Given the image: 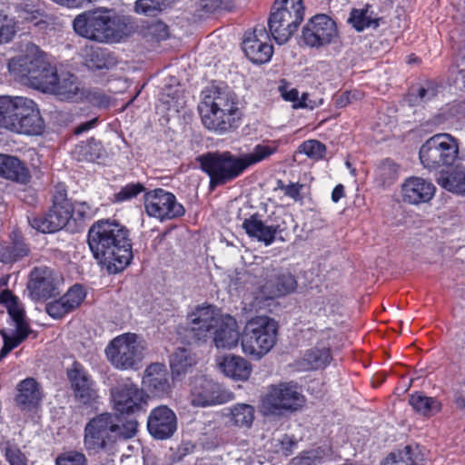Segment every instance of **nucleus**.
Listing matches in <instances>:
<instances>
[{"label": "nucleus", "instance_id": "9b49d317", "mask_svg": "<svg viewBox=\"0 0 465 465\" xmlns=\"http://www.w3.org/2000/svg\"><path fill=\"white\" fill-rule=\"evenodd\" d=\"M74 207L67 199L64 189L54 194L53 206L48 213L28 218L30 225L43 233H51L63 229L70 221Z\"/></svg>", "mask_w": 465, "mask_h": 465}, {"label": "nucleus", "instance_id": "338daca9", "mask_svg": "<svg viewBox=\"0 0 465 465\" xmlns=\"http://www.w3.org/2000/svg\"><path fill=\"white\" fill-rule=\"evenodd\" d=\"M322 104V99H318V100H309L308 102H304L302 104H297L295 106L297 107H301V108H309V109H314L316 107H318L319 105H321Z\"/></svg>", "mask_w": 465, "mask_h": 465}, {"label": "nucleus", "instance_id": "72a5a7b5", "mask_svg": "<svg viewBox=\"0 0 465 465\" xmlns=\"http://www.w3.org/2000/svg\"><path fill=\"white\" fill-rule=\"evenodd\" d=\"M197 358L191 350L187 348H178L172 354L170 366L173 375L180 376L187 373L196 364Z\"/></svg>", "mask_w": 465, "mask_h": 465}, {"label": "nucleus", "instance_id": "1a4fd4ad", "mask_svg": "<svg viewBox=\"0 0 465 465\" xmlns=\"http://www.w3.org/2000/svg\"><path fill=\"white\" fill-rule=\"evenodd\" d=\"M259 287L253 292V306L257 310L264 309L267 302L287 295L296 289L297 282L293 275L281 272L276 269H266Z\"/></svg>", "mask_w": 465, "mask_h": 465}, {"label": "nucleus", "instance_id": "a19ab883", "mask_svg": "<svg viewBox=\"0 0 465 465\" xmlns=\"http://www.w3.org/2000/svg\"><path fill=\"white\" fill-rule=\"evenodd\" d=\"M1 299L6 304L8 313L15 323V328L29 329L25 319L24 309L17 298L6 291L2 292Z\"/></svg>", "mask_w": 465, "mask_h": 465}, {"label": "nucleus", "instance_id": "a18cd8bd", "mask_svg": "<svg viewBox=\"0 0 465 465\" xmlns=\"http://www.w3.org/2000/svg\"><path fill=\"white\" fill-rule=\"evenodd\" d=\"M29 329L16 328L15 335H8L5 330H0L4 340V346L0 351V358L5 357L13 349L16 348L27 336Z\"/></svg>", "mask_w": 465, "mask_h": 465}, {"label": "nucleus", "instance_id": "7ed1b4c3", "mask_svg": "<svg viewBox=\"0 0 465 465\" xmlns=\"http://www.w3.org/2000/svg\"><path fill=\"white\" fill-rule=\"evenodd\" d=\"M198 110L203 124L207 129L219 133L233 128L241 114L235 94L217 87L203 92Z\"/></svg>", "mask_w": 465, "mask_h": 465}, {"label": "nucleus", "instance_id": "a878e982", "mask_svg": "<svg viewBox=\"0 0 465 465\" xmlns=\"http://www.w3.org/2000/svg\"><path fill=\"white\" fill-rule=\"evenodd\" d=\"M143 387L153 395L163 397L171 391L168 371L163 363L149 365L143 377Z\"/></svg>", "mask_w": 465, "mask_h": 465}, {"label": "nucleus", "instance_id": "8fccbe9b", "mask_svg": "<svg viewBox=\"0 0 465 465\" xmlns=\"http://www.w3.org/2000/svg\"><path fill=\"white\" fill-rule=\"evenodd\" d=\"M18 17L26 22H35L41 15V10L34 0H23L16 6Z\"/></svg>", "mask_w": 465, "mask_h": 465}, {"label": "nucleus", "instance_id": "aec40b11", "mask_svg": "<svg viewBox=\"0 0 465 465\" xmlns=\"http://www.w3.org/2000/svg\"><path fill=\"white\" fill-rule=\"evenodd\" d=\"M223 317L214 306L198 307L189 315L191 331L196 339L205 340Z\"/></svg>", "mask_w": 465, "mask_h": 465}, {"label": "nucleus", "instance_id": "a211bd4d", "mask_svg": "<svg viewBox=\"0 0 465 465\" xmlns=\"http://www.w3.org/2000/svg\"><path fill=\"white\" fill-rule=\"evenodd\" d=\"M232 400V394L223 390L219 384L205 378L193 382L190 401L195 407H208L223 404Z\"/></svg>", "mask_w": 465, "mask_h": 465}, {"label": "nucleus", "instance_id": "ddd939ff", "mask_svg": "<svg viewBox=\"0 0 465 465\" xmlns=\"http://www.w3.org/2000/svg\"><path fill=\"white\" fill-rule=\"evenodd\" d=\"M144 209L150 217L160 221L181 217L185 213L175 195L161 188L145 193Z\"/></svg>", "mask_w": 465, "mask_h": 465}, {"label": "nucleus", "instance_id": "2f4dec72", "mask_svg": "<svg viewBox=\"0 0 465 465\" xmlns=\"http://www.w3.org/2000/svg\"><path fill=\"white\" fill-rule=\"evenodd\" d=\"M331 361L330 349L315 347L308 350L299 361L303 371L319 370L326 367Z\"/></svg>", "mask_w": 465, "mask_h": 465}, {"label": "nucleus", "instance_id": "0e129e2a", "mask_svg": "<svg viewBox=\"0 0 465 465\" xmlns=\"http://www.w3.org/2000/svg\"><path fill=\"white\" fill-rule=\"evenodd\" d=\"M345 195L344 186L338 184L335 186L331 193V200L333 203H338Z\"/></svg>", "mask_w": 465, "mask_h": 465}, {"label": "nucleus", "instance_id": "ea45409f", "mask_svg": "<svg viewBox=\"0 0 465 465\" xmlns=\"http://www.w3.org/2000/svg\"><path fill=\"white\" fill-rule=\"evenodd\" d=\"M349 21L357 31H362L371 27L376 28L379 25L378 19L373 16V13L369 6L353 9Z\"/></svg>", "mask_w": 465, "mask_h": 465}, {"label": "nucleus", "instance_id": "f8f14e48", "mask_svg": "<svg viewBox=\"0 0 465 465\" xmlns=\"http://www.w3.org/2000/svg\"><path fill=\"white\" fill-rule=\"evenodd\" d=\"M116 440V420L110 413L95 416L84 427V446L89 452L97 453Z\"/></svg>", "mask_w": 465, "mask_h": 465}, {"label": "nucleus", "instance_id": "393cba45", "mask_svg": "<svg viewBox=\"0 0 465 465\" xmlns=\"http://www.w3.org/2000/svg\"><path fill=\"white\" fill-rule=\"evenodd\" d=\"M434 184L421 177H410L401 185V196L405 203L419 204L429 203L435 194Z\"/></svg>", "mask_w": 465, "mask_h": 465}, {"label": "nucleus", "instance_id": "e433bc0d", "mask_svg": "<svg viewBox=\"0 0 465 465\" xmlns=\"http://www.w3.org/2000/svg\"><path fill=\"white\" fill-rule=\"evenodd\" d=\"M417 449L406 446L403 450L391 452L383 461V465H423Z\"/></svg>", "mask_w": 465, "mask_h": 465}, {"label": "nucleus", "instance_id": "39448f33", "mask_svg": "<svg viewBox=\"0 0 465 465\" xmlns=\"http://www.w3.org/2000/svg\"><path fill=\"white\" fill-rule=\"evenodd\" d=\"M305 401V397L297 383L280 382L268 387L262 399L261 410L264 415L282 416L301 410Z\"/></svg>", "mask_w": 465, "mask_h": 465}, {"label": "nucleus", "instance_id": "dca6fc26", "mask_svg": "<svg viewBox=\"0 0 465 465\" xmlns=\"http://www.w3.org/2000/svg\"><path fill=\"white\" fill-rule=\"evenodd\" d=\"M336 36L334 21L326 15H317L302 28V40L309 47H321L331 44Z\"/></svg>", "mask_w": 465, "mask_h": 465}, {"label": "nucleus", "instance_id": "4d7b16f0", "mask_svg": "<svg viewBox=\"0 0 465 465\" xmlns=\"http://www.w3.org/2000/svg\"><path fill=\"white\" fill-rule=\"evenodd\" d=\"M5 456L10 465H27V458L15 445L8 444L5 449Z\"/></svg>", "mask_w": 465, "mask_h": 465}, {"label": "nucleus", "instance_id": "f3484780", "mask_svg": "<svg viewBox=\"0 0 465 465\" xmlns=\"http://www.w3.org/2000/svg\"><path fill=\"white\" fill-rule=\"evenodd\" d=\"M108 10L78 15L73 26L79 35L97 42H108Z\"/></svg>", "mask_w": 465, "mask_h": 465}, {"label": "nucleus", "instance_id": "5fc2aeb1", "mask_svg": "<svg viewBox=\"0 0 465 465\" xmlns=\"http://www.w3.org/2000/svg\"><path fill=\"white\" fill-rule=\"evenodd\" d=\"M324 455V450L320 448L304 451L292 459V465H318Z\"/></svg>", "mask_w": 465, "mask_h": 465}, {"label": "nucleus", "instance_id": "e2e57ef3", "mask_svg": "<svg viewBox=\"0 0 465 465\" xmlns=\"http://www.w3.org/2000/svg\"><path fill=\"white\" fill-rule=\"evenodd\" d=\"M75 213H76V214L81 216L83 219H89L94 214V212L91 208V206L84 202L78 203L76 204Z\"/></svg>", "mask_w": 465, "mask_h": 465}, {"label": "nucleus", "instance_id": "cd10ccee", "mask_svg": "<svg viewBox=\"0 0 465 465\" xmlns=\"http://www.w3.org/2000/svg\"><path fill=\"white\" fill-rule=\"evenodd\" d=\"M15 403L23 411L36 409L43 399L40 385L33 378H26L20 381L16 387Z\"/></svg>", "mask_w": 465, "mask_h": 465}, {"label": "nucleus", "instance_id": "bb28decb", "mask_svg": "<svg viewBox=\"0 0 465 465\" xmlns=\"http://www.w3.org/2000/svg\"><path fill=\"white\" fill-rule=\"evenodd\" d=\"M84 297V289L80 285H74L60 299L49 302L45 308L46 312L54 319H60L77 308Z\"/></svg>", "mask_w": 465, "mask_h": 465}, {"label": "nucleus", "instance_id": "9d476101", "mask_svg": "<svg viewBox=\"0 0 465 465\" xmlns=\"http://www.w3.org/2000/svg\"><path fill=\"white\" fill-rule=\"evenodd\" d=\"M201 168L211 179V185L223 184L233 180L243 172L240 157L229 152L204 153L197 158Z\"/></svg>", "mask_w": 465, "mask_h": 465}, {"label": "nucleus", "instance_id": "0eeeda50", "mask_svg": "<svg viewBox=\"0 0 465 465\" xmlns=\"http://www.w3.org/2000/svg\"><path fill=\"white\" fill-rule=\"evenodd\" d=\"M105 354L116 369H137L144 356V345L137 334L127 332L113 339Z\"/></svg>", "mask_w": 465, "mask_h": 465}, {"label": "nucleus", "instance_id": "423d86ee", "mask_svg": "<svg viewBox=\"0 0 465 465\" xmlns=\"http://www.w3.org/2000/svg\"><path fill=\"white\" fill-rule=\"evenodd\" d=\"M458 140L450 134H437L420 146L419 155L421 164L429 170L451 166L459 156Z\"/></svg>", "mask_w": 465, "mask_h": 465}, {"label": "nucleus", "instance_id": "13d9d810", "mask_svg": "<svg viewBox=\"0 0 465 465\" xmlns=\"http://www.w3.org/2000/svg\"><path fill=\"white\" fill-rule=\"evenodd\" d=\"M15 26L13 20L0 14V44L9 42L15 35Z\"/></svg>", "mask_w": 465, "mask_h": 465}, {"label": "nucleus", "instance_id": "49530a36", "mask_svg": "<svg viewBox=\"0 0 465 465\" xmlns=\"http://www.w3.org/2000/svg\"><path fill=\"white\" fill-rule=\"evenodd\" d=\"M28 250L25 243L15 242L12 245L0 248V261L5 263H12L26 256Z\"/></svg>", "mask_w": 465, "mask_h": 465}, {"label": "nucleus", "instance_id": "c03bdc74", "mask_svg": "<svg viewBox=\"0 0 465 465\" xmlns=\"http://www.w3.org/2000/svg\"><path fill=\"white\" fill-rule=\"evenodd\" d=\"M276 152V146L268 144H258L252 152L240 157L243 171L251 165L256 164Z\"/></svg>", "mask_w": 465, "mask_h": 465}, {"label": "nucleus", "instance_id": "412c9836", "mask_svg": "<svg viewBox=\"0 0 465 465\" xmlns=\"http://www.w3.org/2000/svg\"><path fill=\"white\" fill-rule=\"evenodd\" d=\"M35 106L33 100L22 96H0V125L13 129V122L21 120Z\"/></svg>", "mask_w": 465, "mask_h": 465}, {"label": "nucleus", "instance_id": "6e6552de", "mask_svg": "<svg viewBox=\"0 0 465 465\" xmlns=\"http://www.w3.org/2000/svg\"><path fill=\"white\" fill-rule=\"evenodd\" d=\"M302 0H282L281 6L274 7L268 25L271 34L279 45H283L296 32L303 21Z\"/></svg>", "mask_w": 465, "mask_h": 465}, {"label": "nucleus", "instance_id": "69168bd1", "mask_svg": "<svg viewBox=\"0 0 465 465\" xmlns=\"http://www.w3.org/2000/svg\"><path fill=\"white\" fill-rule=\"evenodd\" d=\"M96 124V119H93L91 121H88L86 123L81 124L74 129L75 134H80L91 128H93Z\"/></svg>", "mask_w": 465, "mask_h": 465}, {"label": "nucleus", "instance_id": "c756f323", "mask_svg": "<svg viewBox=\"0 0 465 465\" xmlns=\"http://www.w3.org/2000/svg\"><path fill=\"white\" fill-rule=\"evenodd\" d=\"M220 370L229 378L246 381L251 375V364L242 357L228 355L219 363Z\"/></svg>", "mask_w": 465, "mask_h": 465}, {"label": "nucleus", "instance_id": "7c9ffc66", "mask_svg": "<svg viewBox=\"0 0 465 465\" xmlns=\"http://www.w3.org/2000/svg\"><path fill=\"white\" fill-rule=\"evenodd\" d=\"M0 176L22 183L30 177L28 169L18 158L5 154H0Z\"/></svg>", "mask_w": 465, "mask_h": 465}, {"label": "nucleus", "instance_id": "473e14b6", "mask_svg": "<svg viewBox=\"0 0 465 465\" xmlns=\"http://www.w3.org/2000/svg\"><path fill=\"white\" fill-rule=\"evenodd\" d=\"M43 130L44 122L35 105L19 122H13V129L11 131L18 134L37 135L42 134Z\"/></svg>", "mask_w": 465, "mask_h": 465}, {"label": "nucleus", "instance_id": "37998d69", "mask_svg": "<svg viewBox=\"0 0 465 465\" xmlns=\"http://www.w3.org/2000/svg\"><path fill=\"white\" fill-rule=\"evenodd\" d=\"M74 154L78 156L79 160L94 162L103 157L104 149L100 142L91 139L77 145Z\"/></svg>", "mask_w": 465, "mask_h": 465}, {"label": "nucleus", "instance_id": "58836bf2", "mask_svg": "<svg viewBox=\"0 0 465 465\" xmlns=\"http://www.w3.org/2000/svg\"><path fill=\"white\" fill-rule=\"evenodd\" d=\"M438 183L450 192L465 194V168L456 169L449 174L440 175Z\"/></svg>", "mask_w": 465, "mask_h": 465}, {"label": "nucleus", "instance_id": "052dcab7", "mask_svg": "<svg viewBox=\"0 0 465 465\" xmlns=\"http://www.w3.org/2000/svg\"><path fill=\"white\" fill-rule=\"evenodd\" d=\"M137 426L138 423L135 420H130L122 426L116 423L117 439H130L134 437L137 431Z\"/></svg>", "mask_w": 465, "mask_h": 465}, {"label": "nucleus", "instance_id": "de8ad7c7", "mask_svg": "<svg viewBox=\"0 0 465 465\" xmlns=\"http://www.w3.org/2000/svg\"><path fill=\"white\" fill-rule=\"evenodd\" d=\"M141 32L146 37L163 40L168 36L167 25L159 20L144 21L141 25Z\"/></svg>", "mask_w": 465, "mask_h": 465}, {"label": "nucleus", "instance_id": "f03ea898", "mask_svg": "<svg viewBox=\"0 0 465 465\" xmlns=\"http://www.w3.org/2000/svg\"><path fill=\"white\" fill-rule=\"evenodd\" d=\"M87 242L94 259L109 273L124 271L133 258L128 230L116 221L95 222L88 231Z\"/></svg>", "mask_w": 465, "mask_h": 465}, {"label": "nucleus", "instance_id": "774afa93", "mask_svg": "<svg viewBox=\"0 0 465 465\" xmlns=\"http://www.w3.org/2000/svg\"><path fill=\"white\" fill-rule=\"evenodd\" d=\"M283 97L285 100L291 101V102H299V92L296 89H292L289 92H286L283 94Z\"/></svg>", "mask_w": 465, "mask_h": 465}, {"label": "nucleus", "instance_id": "6e6d98bb", "mask_svg": "<svg viewBox=\"0 0 465 465\" xmlns=\"http://www.w3.org/2000/svg\"><path fill=\"white\" fill-rule=\"evenodd\" d=\"M144 191V187L142 183H129L123 187L120 192L114 194V202H124L129 201L136 197L139 193Z\"/></svg>", "mask_w": 465, "mask_h": 465}, {"label": "nucleus", "instance_id": "4468645a", "mask_svg": "<svg viewBox=\"0 0 465 465\" xmlns=\"http://www.w3.org/2000/svg\"><path fill=\"white\" fill-rule=\"evenodd\" d=\"M114 409L121 413H135L143 409L144 394L130 379L119 381L111 389Z\"/></svg>", "mask_w": 465, "mask_h": 465}, {"label": "nucleus", "instance_id": "f704fd0d", "mask_svg": "<svg viewBox=\"0 0 465 465\" xmlns=\"http://www.w3.org/2000/svg\"><path fill=\"white\" fill-rule=\"evenodd\" d=\"M84 55V63L90 69H109L116 64L115 58L101 48L86 47Z\"/></svg>", "mask_w": 465, "mask_h": 465}, {"label": "nucleus", "instance_id": "f257e3e1", "mask_svg": "<svg viewBox=\"0 0 465 465\" xmlns=\"http://www.w3.org/2000/svg\"><path fill=\"white\" fill-rule=\"evenodd\" d=\"M9 69L27 77L33 87L51 93L60 100H74L83 94L76 76L69 72L58 74L46 54L33 43L26 44L22 54L10 61Z\"/></svg>", "mask_w": 465, "mask_h": 465}, {"label": "nucleus", "instance_id": "864d4df0", "mask_svg": "<svg viewBox=\"0 0 465 465\" xmlns=\"http://www.w3.org/2000/svg\"><path fill=\"white\" fill-rule=\"evenodd\" d=\"M299 152L303 153L311 159L320 160L323 158L326 153V147L317 140H308L300 145Z\"/></svg>", "mask_w": 465, "mask_h": 465}, {"label": "nucleus", "instance_id": "3c124183", "mask_svg": "<svg viewBox=\"0 0 465 465\" xmlns=\"http://www.w3.org/2000/svg\"><path fill=\"white\" fill-rule=\"evenodd\" d=\"M106 24V27L110 30L108 32V42L120 39L127 34L128 26L125 21L117 15H111L110 11H108V22Z\"/></svg>", "mask_w": 465, "mask_h": 465}, {"label": "nucleus", "instance_id": "680f3d73", "mask_svg": "<svg viewBox=\"0 0 465 465\" xmlns=\"http://www.w3.org/2000/svg\"><path fill=\"white\" fill-rule=\"evenodd\" d=\"M303 188L302 184L300 183H291L282 187L284 193L297 201L300 199L301 190Z\"/></svg>", "mask_w": 465, "mask_h": 465}, {"label": "nucleus", "instance_id": "b1692460", "mask_svg": "<svg viewBox=\"0 0 465 465\" xmlns=\"http://www.w3.org/2000/svg\"><path fill=\"white\" fill-rule=\"evenodd\" d=\"M268 40L269 35L264 28H255L252 35L243 40L242 50L252 63L264 64L270 61L273 48Z\"/></svg>", "mask_w": 465, "mask_h": 465}, {"label": "nucleus", "instance_id": "79ce46f5", "mask_svg": "<svg viewBox=\"0 0 465 465\" xmlns=\"http://www.w3.org/2000/svg\"><path fill=\"white\" fill-rule=\"evenodd\" d=\"M399 171L400 167L397 163L386 159L376 169V181L383 187L389 186L398 179Z\"/></svg>", "mask_w": 465, "mask_h": 465}, {"label": "nucleus", "instance_id": "5701e85b", "mask_svg": "<svg viewBox=\"0 0 465 465\" xmlns=\"http://www.w3.org/2000/svg\"><path fill=\"white\" fill-rule=\"evenodd\" d=\"M148 430L152 436L159 440L170 438L177 428L175 413L167 406L154 408L147 420Z\"/></svg>", "mask_w": 465, "mask_h": 465}, {"label": "nucleus", "instance_id": "c9c22d12", "mask_svg": "<svg viewBox=\"0 0 465 465\" xmlns=\"http://www.w3.org/2000/svg\"><path fill=\"white\" fill-rule=\"evenodd\" d=\"M409 403L416 412L423 416L433 415L441 409V404L435 398L428 397L420 392L411 394Z\"/></svg>", "mask_w": 465, "mask_h": 465}, {"label": "nucleus", "instance_id": "6ab92c4d", "mask_svg": "<svg viewBox=\"0 0 465 465\" xmlns=\"http://www.w3.org/2000/svg\"><path fill=\"white\" fill-rule=\"evenodd\" d=\"M288 220H291L289 215H282L279 216V224L266 225L257 214H253L243 221L242 228L250 237L270 245L274 242L277 233L281 235L287 229Z\"/></svg>", "mask_w": 465, "mask_h": 465}, {"label": "nucleus", "instance_id": "4be33fe9", "mask_svg": "<svg viewBox=\"0 0 465 465\" xmlns=\"http://www.w3.org/2000/svg\"><path fill=\"white\" fill-rule=\"evenodd\" d=\"M61 277L49 268L35 269L31 273L28 288L33 299H47L55 295Z\"/></svg>", "mask_w": 465, "mask_h": 465}, {"label": "nucleus", "instance_id": "603ef678", "mask_svg": "<svg viewBox=\"0 0 465 465\" xmlns=\"http://www.w3.org/2000/svg\"><path fill=\"white\" fill-rule=\"evenodd\" d=\"M168 0H137L134 10L137 14L154 15L168 5Z\"/></svg>", "mask_w": 465, "mask_h": 465}, {"label": "nucleus", "instance_id": "4c0bfd02", "mask_svg": "<svg viewBox=\"0 0 465 465\" xmlns=\"http://www.w3.org/2000/svg\"><path fill=\"white\" fill-rule=\"evenodd\" d=\"M230 421L240 428H250L254 420V408L250 404L238 403L230 409Z\"/></svg>", "mask_w": 465, "mask_h": 465}, {"label": "nucleus", "instance_id": "c85d7f7f", "mask_svg": "<svg viewBox=\"0 0 465 465\" xmlns=\"http://www.w3.org/2000/svg\"><path fill=\"white\" fill-rule=\"evenodd\" d=\"M240 332L235 319L224 315L213 331V342L217 349L232 350L237 347Z\"/></svg>", "mask_w": 465, "mask_h": 465}, {"label": "nucleus", "instance_id": "2eb2a0df", "mask_svg": "<svg viewBox=\"0 0 465 465\" xmlns=\"http://www.w3.org/2000/svg\"><path fill=\"white\" fill-rule=\"evenodd\" d=\"M67 378L77 402L92 405L97 401L99 395L96 383L82 364L74 362L67 370Z\"/></svg>", "mask_w": 465, "mask_h": 465}, {"label": "nucleus", "instance_id": "09e8293b", "mask_svg": "<svg viewBox=\"0 0 465 465\" xmlns=\"http://www.w3.org/2000/svg\"><path fill=\"white\" fill-rule=\"evenodd\" d=\"M54 465H88V459L80 450H68L56 456Z\"/></svg>", "mask_w": 465, "mask_h": 465}, {"label": "nucleus", "instance_id": "bf43d9fd", "mask_svg": "<svg viewBox=\"0 0 465 465\" xmlns=\"http://www.w3.org/2000/svg\"><path fill=\"white\" fill-rule=\"evenodd\" d=\"M438 94V86L433 83H427L418 91L419 103H427L433 100Z\"/></svg>", "mask_w": 465, "mask_h": 465}, {"label": "nucleus", "instance_id": "20e7f679", "mask_svg": "<svg viewBox=\"0 0 465 465\" xmlns=\"http://www.w3.org/2000/svg\"><path fill=\"white\" fill-rule=\"evenodd\" d=\"M278 328V322L269 316L251 318L242 334V351L256 359L262 358L276 344Z\"/></svg>", "mask_w": 465, "mask_h": 465}]
</instances>
